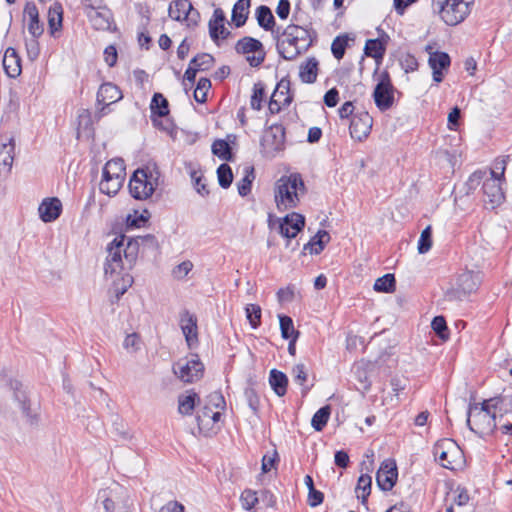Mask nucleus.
<instances>
[{
  "label": "nucleus",
  "instance_id": "f257e3e1",
  "mask_svg": "<svg viewBox=\"0 0 512 512\" xmlns=\"http://www.w3.org/2000/svg\"><path fill=\"white\" fill-rule=\"evenodd\" d=\"M146 243L155 244V236L148 234L136 238H126L125 235H118L107 245L104 273L107 278L113 280L117 300L132 285L133 277L128 271L132 269L137 260L140 245Z\"/></svg>",
  "mask_w": 512,
  "mask_h": 512
},
{
  "label": "nucleus",
  "instance_id": "f03ea898",
  "mask_svg": "<svg viewBox=\"0 0 512 512\" xmlns=\"http://www.w3.org/2000/svg\"><path fill=\"white\" fill-rule=\"evenodd\" d=\"M316 32L296 24L288 25L277 40V51L285 60H294L313 44Z\"/></svg>",
  "mask_w": 512,
  "mask_h": 512
},
{
  "label": "nucleus",
  "instance_id": "7ed1b4c3",
  "mask_svg": "<svg viewBox=\"0 0 512 512\" xmlns=\"http://www.w3.org/2000/svg\"><path fill=\"white\" fill-rule=\"evenodd\" d=\"M502 398L495 397L485 400L481 406L470 405L468 410L467 425L470 430L480 437L491 434L496 428V415L502 413Z\"/></svg>",
  "mask_w": 512,
  "mask_h": 512
},
{
  "label": "nucleus",
  "instance_id": "20e7f679",
  "mask_svg": "<svg viewBox=\"0 0 512 512\" xmlns=\"http://www.w3.org/2000/svg\"><path fill=\"white\" fill-rule=\"evenodd\" d=\"M306 193V186L299 173L280 177L275 184L274 197L279 210H289L298 206L300 197Z\"/></svg>",
  "mask_w": 512,
  "mask_h": 512
},
{
  "label": "nucleus",
  "instance_id": "39448f33",
  "mask_svg": "<svg viewBox=\"0 0 512 512\" xmlns=\"http://www.w3.org/2000/svg\"><path fill=\"white\" fill-rule=\"evenodd\" d=\"M160 172L157 167H145L137 169L130 181L129 191L133 198L146 200L152 196L157 185Z\"/></svg>",
  "mask_w": 512,
  "mask_h": 512
},
{
  "label": "nucleus",
  "instance_id": "423d86ee",
  "mask_svg": "<svg viewBox=\"0 0 512 512\" xmlns=\"http://www.w3.org/2000/svg\"><path fill=\"white\" fill-rule=\"evenodd\" d=\"M438 10L441 19L450 26L463 22L470 13L469 0H445L437 2L434 10Z\"/></svg>",
  "mask_w": 512,
  "mask_h": 512
},
{
  "label": "nucleus",
  "instance_id": "0eeeda50",
  "mask_svg": "<svg viewBox=\"0 0 512 512\" xmlns=\"http://www.w3.org/2000/svg\"><path fill=\"white\" fill-rule=\"evenodd\" d=\"M175 375L185 383H193L203 376L204 365L198 355L192 354L190 358L179 359L173 365Z\"/></svg>",
  "mask_w": 512,
  "mask_h": 512
},
{
  "label": "nucleus",
  "instance_id": "6e6552de",
  "mask_svg": "<svg viewBox=\"0 0 512 512\" xmlns=\"http://www.w3.org/2000/svg\"><path fill=\"white\" fill-rule=\"evenodd\" d=\"M235 50L239 54H247L246 60L252 67L260 66L265 60L263 44L252 37H243L238 40Z\"/></svg>",
  "mask_w": 512,
  "mask_h": 512
},
{
  "label": "nucleus",
  "instance_id": "1a4fd4ad",
  "mask_svg": "<svg viewBox=\"0 0 512 512\" xmlns=\"http://www.w3.org/2000/svg\"><path fill=\"white\" fill-rule=\"evenodd\" d=\"M394 92L395 89L389 74L387 72L382 73L373 92L374 102L381 111H386L393 106Z\"/></svg>",
  "mask_w": 512,
  "mask_h": 512
},
{
  "label": "nucleus",
  "instance_id": "9d476101",
  "mask_svg": "<svg viewBox=\"0 0 512 512\" xmlns=\"http://www.w3.org/2000/svg\"><path fill=\"white\" fill-rule=\"evenodd\" d=\"M501 182L502 181L498 180L497 172L492 170L491 178L486 179L483 183V201L485 205L490 209H494L501 205L505 199V195L501 187Z\"/></svg>",
  "mask_w": 512,
  "mask_h": 512
},
{
  "label": "nucleus",
  "instance_id": "9b49d317",
  "mask_svg": "<svg viewBox=\"0 0 512 512\" xmlns=\"http://www.w3.org/2000/svg\"><path fill=\"white\" fill-rule=\"evenodd\" d=\"M122 98L123 94L118 86L111 82L103 83L97 92V103L103 106L96 112L95 117L100 119L107 115L109 113V106Z\"/></svg>",
  "mask_w": 512,
  "mask_h": 512
},
{
  "label": "nucleus",
  "instance_id": "f8f14e48",
  "mask_svg": "<svg viewBox=\"0 0 512 512\" xmlns=\"http://www.w3.org/2000/svg\"><path fill=\"white\" fill-rule=\"evenodd\" d=\"M15 138L11 134L0 135V178L9 175L14 161Z\"/></svg>",
  "mask_w": 512,
  "mask_h": 512
},
{
  "label": "nucleus",
  "instance_id": "ddd939ff",
  "mask_svg": "<svg viewBox=\"0 0 512 512\" xmlns=\"http://www.w3.org/2000/svg\"><path fill=\"white\" fill-rule=\"evenodd\" d=\"M459 453L460 451L459 448L456 446V443L449 439L439 441L434 446V456L439 460L440 464L446 469H455V456H457Z\"/></svg>",
  "mask_w": 512,
  "mask_h": 512
},
{
  "label": "nucleus",
  "instance_id": "4468645a",
  "mask_svg": "<svg viewBox=\"0 0 512 512\" xmlns=\"http://www.w3.org/2000/svg\"><path fill=\"white\" fill-rule=\"evenodd\" d=\"M261 145L268 153L282 151L285 146L284 126L282 124L271 125L263 136Z\"/></svg>",
  "mask_w": 512,
  "mask_h": 512
},
{
  "label": "nucleus",
  "instance_id": "2eb2a0df",
  "mask_svg": "<svg viewBox=\"0 0 512 512\" xmlns=\"http://www.w3.org/2000/svg\"><path fill=\"white\" fill-rule=\"evenodd\" d=\"M397 466L394 460L386 459L381 463L376 473V481L379 488L383 491L391 490L397 481Z\"/></svg>",
  "mask_w": 512,
  "mask_h": 512
},
{
  "label": "nucleus",
  "instance_id": "dca6fc26",
  "mask_svg": "<svg viewBox=\"0 0 512 512\" xmlns=\"http://www.w3.org/2000/svg\"><path fill=\"white\" fill-rule=\"evenodd\" d=\"M372 122V117L366 112L353 116L349 127L351 137L359 141L365 139L370 134Z\"/></svg>",
  "mask_w": 512,
  "mask_h": 512
},
{
  "label": "nucleus",
  "instance_id": "f3484780",
  "mask_svg": "<svg viewBox=\"0 0 512 512\" xmlns=\"http://www.w3.org/2000/svg\"><path fill=\"white\" fill-rule=\"evenodd\" d=\"M305 218L299 213H291L286 215L279 225V232L286 238H294L303 229Z\"/></svg>",
  "mask_w": 512,
  "mask_h": 512
},
{
  "label": "nucleus",
  "instance_id": "a211bd4d",
  "mask_svg": "<svg viewBox=\"0 0 512 512\" xmlns=\"http://www.w3.org/2000/svg\"><path fill=\"white\" fill-rule=\"evenodd\" d=\"M180 327L189 348L198 343L197 318L185 310L180 314Z\"/></svg>",
  "mask_w": 512,
  "mask_h": 512
},
{
  "label": "nucleus",
  "instance_id": "6ab92c4d",
  "mask_svg": "<svg viewBox=\"0 0 512 512\" xmlns=\"http://www.w3.org/2000/svg\"><path fill=\"white\" fill-rule=\"evenodd\" d=\"M86 15L96 30L109 31L114 24L111 10L106 6L99 10H89Z\"/></svg>",
  "mask_w": 512,
  "mask_h": 512
},
{
  "label": "nucleus",
  "instance_id": "aec40b11",
  "mask_svg": "<svg viewBox=\"0 0 512 512\" xmlns=\"http://www.w3.org/2000/svg\"><path fill=\"white\" fill-rule=\"evenodd\" d=\"M225 21L224 11L221 8H216L208 24L209 34L214 42H217L220 38L226 39L229 36L230 32L225 28Z\"/></svg>",
  "mask_w": 512,
  "mask_h": 512
},
{
  "label": "nucleus",
  "instance_id": "412c9836",
  "mask_svg": "<svg viewBox=\"0 0 512 512\" xmlns=\"http://www.w3.org/2000/svg\"><path fill=\"white\" fill-rule=\"evenodd\" d=\"M38 212L43 222H53L61 215L62 203L56 197L46 198L39 205Z\"/></svg>",
  "mask_w": 512,
  "mask_h": 512
},
{
  "label": "nucleus",
  "instance_id": "4be33fe9",
  "mask_svg": "<svg viewBox=\"0 0 512 512\" xmlns=\"http://www.w3.org/2000/svg\"><path fill=\"white\" fill-rule=\"evenodd\" d=\"M428 63L433 71V80L439 83L443 80L442 70L449 68L451 60L445 52H433L429 56Z\"/></svg>",
  "mask_w": 512,
  "mask_h": 512
},
{
  "label": "nucleus",
  "instance_id": "5701e85b",
  "mask_svg": "<svg viewBox=\"0 0 512 512\" xmlns=\"http://www.w3.org/2000/svg\"><path fill=\"white\" fill-rule=\"evenodd\" d=\"M24 19L28 20V31L34 37L38 38L42 35L44 29L39 21V12L33 2H27L24 7Z\"/></svg>",
  "mask_w": 512,
  "mask_h": 512
},
{
  "label": "nucleus",
  "instance_id": "b1692460",
  "mask_svg": "<svg viewBox=\"0 0 512 512\" xmlns=\"http://www.w3.org/2000/svg\"><path fill=\"white\" fill-rule=\"evenodd\" d=\"M3 68L5 73L10 78H16L21 74V58L17 54L16 50L12 47L6 49L3 57Z\"/></svg>",
  "mask_w": 512,
  "mask_h": 512
},
{
  "label": "nucleus",
  "instance_id": "393cba45",
  "mask_svg": "<svg viewBox=\"0 0 512 512\" xmlns=\"http://www.w3.org/2000/svg\"><path fill=\"white\" fill-rule=\"evenodd\" d=\"M289 81L282 79L275 87L274 92L272 93L270 100L268 102V110L271 114H277L281 111L283 106H288L291 101V96H286L283 99H278V92L280 89H287L289 85Z\"/></svg>",
  "mask_w": 512,
  "mask_h": 512
},
{
  "label": "nucleus",
  "instance_id": "a878e982",
  "mask_svg": "<svg viewBox=\"0 0 512 512\" xmlns=\"http://www.w3.org/2000/svg\"><path fill=\"white\" fill-rule=\"evenodd\" d=\"M250 0H238L232 9L231 20L239 28L245 25L250 9Z\"/></svg>",
  "mask_w": 512,
  "mask_h": 512
},
{
  "label": "nucleus",
  "instance_id": "bb28decb",
  "mask_svg": "<svg viewBox=\"0 0 512 512\" xmlns=\"http://www.w3.org/2000/svg\"><path fill=\"white\" fill-rule=\"evenodd\" d=\"M318 61L312 57L300 65L299 77L302 82L312 84L316 81L318 75Z\"/></svg>",
  "mask_w": 512,
  "mask_h": 512
},
{
  "label": "nucleus",
  "instance_id": "cd10ccee",
  "mask_svg": "<svg viewBox=\"0 0 512 512\" xmlns=\"http://www.w3.org/2000/svg\"><path fill=\"white\" fill-rule=\"evenodd\" d=\"M330 241V235L326 230H319L311 240L304 245V250H308L311 254H320L326 244Z\"/></svg>",
  "mask_w": 512,
  "mask_h": 512
},
{
  "label": "nucleus",
  "instance_id": "c85d7f7f",
  "mask_svg": "<svg viewBox=\"0 0 512 512\" xmlns=\"http://www.w3.org/2000/svg\"><path fill=\"white\" fill-rule=\"evenodd\" d=\"M191 2L189 0H175L170 3L168 13L175 21H184L189 15Z\"/></svg>",
  "mask_w": 512,
  "mask_h": 512
},
{
  "label": "nucleus",
  "instance_id": "c756f323",
  "mask_svg": "<svg viewBox=\"0 0 512 512\" xmlns=\"http://www.w3.org/2000/svg\"><path fill=\"white\" fill-rule=\"evenodd\" d=\"M269 383L278 396H284L287 392L288 378L287 376L276 369L270 371Z\"/></svg>",
  "mask_w": 512,
  "mask_h": 512
},
{
  "label": "nucleus",
  "instance_id": "7c9ffc66",
  "mask_svg": "<svg viewBox=\"0 0 512 512\" xmlns=\"http://www.w3.org/2000/svg\"><path fill=\"white\" fill-rule=\"evenodd\" d=\"M63 9L60 4L55 3L48 11V26L51 35L55 36L62 28Z\"/></svg>",
  "mask_w": 512,
  "mask_h": 512
},
{
  "label": "nucleus",
  "instance_id": "2f4dec72",
  "mask_svg": "<svg viewBox=\"0 0 512 512\" xmlns=\"http://www.w3.org/2000/svg\"><path fill=\"white\" fill-rule=\"evenodd\" d=\"M458 288L465 294H470L478 287V277L472 271H465L457 278Z\"/></svg>",
  "mask_w": 512,
  "mask_h": 512
},
{
  "label": "nucleus",
  "instance_id": "473e14b6",
  "mask_svg": "<svg viewBox=\"0 0 512 512\" xmlns=\"http://www.w3.org/2000/svg\"><path fill=\"white\" fill-rule=\"evenodd\" d=\"M256 19L258 25L266 31H273L275 18L268 6L261 5L256 9Z\"/></svg>",
  "mask_w": 512,
  "mask_h": 512
},
{
  "label": "nucleus",
  "instance_id": "72a5a7b5",
  "mask_svg": "<svg viewBox=\"0 0 512 512\" xmlns=\"http://www.w3.org/2000/svg\"><path fill=\"white\" fill-rule=\"evenodd\" d=\"M15 399L18 401L20 409L22 410V413L26 417L27 421L31 425L36 424L38 421V415L31 409L26 393L24 391H16Z\"/></svg>",
  "mask_w": 512,
  "mask_h": 512
},
{
  "label": "nucleus",
  "instance_id": "f704fd0d",
  "mask_svg": "<svg viewBox=\"0 0 512 512\" xmlns=\"http://www.w3.org/2000/svg\"><path fill=\"white\" fill-rule=\"evenodd\" d=\"M104 177H117L125 179V165L122 159H112L108 161L103 168Z\"/></svg>",
  "mask_w": 512,
  "mask_h": 512
},
{
  "label": "nucleus",
  "instance_id": "c9c22d12",
  "mask_svg": "<svg viewBox=\"0 0 512 512\" xmlns=\"http://www.w3.org/2000/svg\"><path fill=\"white\" fill-rule=\"evenodd\" d=\"M123 181L117 177H104L102 175V180L99 184V189L103 194L108 196H114L118 193L120 188L123 185Z\"/></svg>",
  "mask_w": 512,
  "mask_h": 512
},
{
  "label": "nucleus",
  "instance_id": "e433bc0d",
  "mask_svg": "<svg viewBox=\"0 0 512 512\" xmlns=\"http://www.w3.org/2000/svg\"><path fill=\"white\" fill-rule=\"evenodd\" d=\"M152 116L164 117L169 114L168 101L161 93H155L150 104Z\"/></svg>",
  "mask_w": 512,
  "mask_h": 512
},
{
  "label": "nucleus",
  "instance_id": "4c0bfd02",
  "mask_svg": "<svg viewBox=\"0 0 512 512\" xmlns=\"http://www.w3.org/2000/svg\"><path fill=\"white\" fill-rule=\"evenodd\" d=\"M199 396L192 392L188 395H180L178 398V411L182 415H191Z\"/></svg>",
  "mask_w": 512,
  "mask_h": 512
},
{
  "label": "nucleus",
  "instance_id": "58836bf2",
  "mask_svg": "<svg viewBox=\"0 0 512 512\" xmlns=\"http://www.w3.org/2000/svg\"><path fill=\"white\" fill-rule=\"evenodd\" d=\"M255 179L254 168L247 166L244 169V176L237 183V189L240 196H247L251 191L252 182Z\"/></svg>",
  "mask_w": 512,
  "mask_h": 512
},
{
  "label": "nucleus",
  "instance_id": "ea45409f",
  "mask_svg": "<svg viewBox=\"0 0 512 512\" xmlns=\"http://www.w3.org/2000/svg\"><path fill=\"white\" fill-rule=\"evenodd\" d=\"M385 50V45L380 39H369L366 41L364 47L365 54L376 60L383 58Z\"/></svg>",
  "mask_w": 512,
  "mask_h": 512
},
{
  "label": "nucleus",
  "instance_id": "a19ab883",
  "mask_svg": "<svg viewBox=\"0 0 512 512\" xmlns=\"http://www.w3.org/2000/svg\"><path fill=\"white\" fill-rule=\"evenodd\" d=\"M281 336L284 339L299 337V331L295 330L292 318L286 315H279Z\"/></svg>",
  "mask_w": 512,
  "mask_h": 512
},
{
  "label": "nucleus",
  "instance_id": "79ce46f5",
  "mask_svg": "<svg viewBox=\"0 0 512 512\" xmlns=\"http://www.w3.org/2000/svg\"><path fill=\"white\" fill-rule=\"evenodd\" d=\"M331 409L330 406L326 405L321 407L312 417L311 425L316 431H322L326 426L329 417H330Z\"/></svg>",
  "mask_w": 512,
  "mask_h": 512
},
{
  "label": "nucleus",
  "instance_id": "37998d69",
  "mask_svg": "<svg viewBox=\"0 0 512 512\" xmlns=\"http://www.w3.org/2000/svg\"><path fill=\"white\" fill-rule=\"evenodd\" d=\"M265 98V84L261 81L253 86V93L250 99V106L253 110L259 111Z\"/></svg>",
  "mask_w": 512,
  "mask_h": 512
},
{
  "label": "nucleus",
  "instance_id": "c03bdc74",
  "mask_svg": "<svg viewBox=\"0 0 512 512\" xmlns=\"http://www.w3.org/2000/svg\"><path fill=\"white\" fill-rule=\"evenodd\" d=\"M374 290L377 292L391 293L395 290V277L393 274H385L384 276L376 279L374 283Z\"/></svg>",
  "mask_w": 512,
  "mask_h": 512
},
{
  "label": "nucleus",
  "instance_id": "a18cd8bd",
  "mask_svg": "<svg viewBox=\"0 0 512 512\" xmlns=\"http://www.w3.org/2000/svg\"><path fill=\"white\" fill-rule=\"evenodd\" d=\"M212 152L221 160L229 161L232 158L229 144L222 139L215 140L212 144Z\"/></svg>",
  "mask_w": 512,
  "mask_h": 512
},
{
  "label": "nucleus",
  "instance_id": "49530a36",
  "mask_svg": "<svg viewBox=\"0 0 512 512\" xmlns=\"http://www.w3.org/2000/svg\"><path fill=\"white\" fill-rule=\"evenodd\" d=\"M372 478L368 474H362L357 481L356 492L362 491L361 499L362 503L367 502V498L371 492ZM360 497V495H358Z\"/></svg>",
  "mask_w": 512,
  "mask_h": 512
},
{
  "label": "nucleus",
  "instance_id": "de8ad7c7",
  "mask_svg": "<svg viewBox=\"0 0 512 512\" xmlns=\"http://www.w3.org/2000/svg\"><path fill=\"white\" fill-rule=\"evenodd\" d=\"M211 88V81L208 78H200L198 80L196 89L194 90V99L198 103H205L207 101V93Z\"/></svg>",
  "mask_w": 512,
  "mask_h": 512
},
{
  "label": "nucleus",
  "instance_id": "09e8293b",
  "mask_svg": "<svg viewBox=\"0 0 512 512\" xmlns=\"http://www.w3.org/2000/svg\"><path fill=\"white\" fill-rule=\"evenodd\" d=\"M217 176H218L219 185L222 188L226 189V188L230 187V185L233 181V173H232L231 167L228 164L223 163L218 167Z\"/></svg>",
  "mask_w": 512,
  "mask_h": 512
},
{
  "label": "nucleus",
  "instance_id": "8fccbe9b",
  "mask_svg": "<svg viewBox=\"0 0 512 512\" xmlns=\"http://www.w3.org/2000/svg\"><path fill=\"white\" fill-rule=\"evenodd\" d=\"M348 45V37L346 35L343 36H337L331 45V51L333 56L340 60L343 58L345 54L346 47Z\"/></svg>",
  "mask_w": 512,
  "mask_h": 512
},
{
  "label": "nucleus",
  "instance_id": "3c124183",
  "mask_svg": "<svg viewBox=\"0 0 512 512\" xmlns=\"http://www.w3.org/2000/svg\"><path fill=\"white\" fill-rule=\"evenodd\" d=\"M431 327L440 339L445 341L449 338L448 327L443 316L434 317L431 322Z\"/></svg>",
  "mask_w": 512,
  "mask_h": 512
},
{
  "label": "nucleus",
  "instance_id": "603ef678",
  "mask_svg": "<svg viewBox=\"0 0 512 512\" xmlns=\"http://www.w3.org/2000/svg\"><path fill=\"white\" fill-rule=\"evenodd\" d=\"M432 247V229L431 226H427L420 235L418 241V252L420 254L427 253Z\"/></svg>",
  "mask_w": 512,
  "mask_h": 512
},
{
  "label": "nucleus",
  "instance_id": "864d4df0",
  "mask_svg": "<svg viewBox=\"0 0 512 512\" xmlns=\"http://www.w3.org/2000/svg\"><path fill=\"white\" fill-rule=\"evenodd\" d=\"M246 316L247 319L252 326V328H257L260 325L261 320V308L257 304H248L246 306Z\"/></svg>",
  "mask_w": 512,
  "mask_h": 512
},
{
  "label": "nucleus",
  "instance_id": "5fc2aeb1",
  "mask_svg": "<svg viewBox=\"0 0 512 512\" xmlns=\"http://www.w3.org/2000/svg\"><path fill=\"white\" fill-rule=\"evenodd\" d=\"M206 406L210 408L214 407L218 410H224L226 407V402L224 396L219 391H214L207 396Z\"/></svg>",
  "mask_w": 512,
  "mask_h": 512
},
{
  "label": "nucleus",
  "instance_id": "6e6d98bb",
  "mask_svg": "<svg viewBox=\"0 0 512 512\" xmlns=\"http://www.w3.org/2000/svg\"><path fill=\"white\" fill-rule=\"evenodd\" d=\"M244 395L249 407L254 413H256L260 405V400L257 391L253 387H247L244 391Z\"/></svg>",
  "mask_w": 512,
  "mask_h": 512
},
{
  "label": "nucleus",
  "instance_id": "4d7b16f0",
  "mask_svg": "<svg viewBox=\"0 0 512 512\" xmlns=\"http://www.w3.org/2000/svg\"><path fill=\"white\" fill-rule=\"evenodd\" d=\"M240 501L244 509L251 510L257 504L258 498L254 491L244 490L241 494Z\"/></svg>",
  "mask_w": 512,
  "mask_h": 512
},
{
  "label": "nucleus",
  "instance_id": "13d9d810",
  "mask_svg": "<svg viewBox=\"0 0 512 512\" xmlns=\"http://www.w3.org/2000/svg\"><path fill=\"white\" fill-rule=\"evenodd\" d=\"M123 346L130 352H136L140 349V337L136 333L128 334L123 342Z\"/></svg>",
  "mask_w": 512,
  "mask_h": 512
},
{
  "label": "nucleus",
  "instance_id": "bf43d9fd",
  "mask_svg": "<svg viewBox=\"0 0 512 512\" xmlns=\"http://www.w3.org/2000/svg\"><path fill=\"white\" fill-rule=\"evenodd\" d=\"M199 62L202 71L209 70L214 64V58L208 53H200L193 58V63Z\"/></svg>",
  "mask_w": 512,
  "mask_h": 512
},
{
  "label": "nucleus",
  "instance_id": "052dcab7",
  "mask_svg": "<svg viewBox=\"0 0 512 512\" xmlns=\"http://www.w3.org/2000/svg\"><path fill=\"white\" fill-rule=\"evenodd\" d=\"M192 268L193 263L191 261H183L173 269L172 274L175 278L182 279L192 270Z\"/></svg>",
  "mask_w": 512,
  "mask_h": 512
},
{
  "label": "nucleus",
  "instance_id": "680f3d73",
  "mask_svg": "<svg viewBox=\"0 0 512 512\" xmlns=\"http://www.w3.org/2000/svg\"><path fill=\"white\" fill-rule=\"evenodd\" d=\"M278 461V454L276 451L272 455H264L262 458V472L267 473L271 471L272 468L275 467L276 462Z\"/></svg>",
  "mask_w": 512,
  "mask_h": 512
},
{
  "label": "nucleus",
  "instance_id": "e2e57ef3",
  "mask_svg": "<svg viewBox=\"0 0 512 512\" xmlns=\"http://www.w3.org/2000/svg\"><path fill=\"white\" fill-rule=\"evenodd\" d=\"M212 408L209 406H204L201 412L197 415V423L198 426H209L211 420Z\"/></svg>",
  "mask_w": 512,
  "mask_h": 512
},
{
  "label": "nucleus",
  "instance_id": "0e129e2a",
  "mask_svg": "<svg viewBox=\"0 0 512 512\" xmlns=\"http://www.w3.org/2000/svg\"><path fill=\"white\" fill-rule=\"evenodd\" d=\"M104 59L109 67H113L117 62V50L114 45H109L104 50Z\"/></svg>",
  "mask_w": 512,
  "mask_h": 512
},
{
  "label": "nucleus",
  "instance_id": "69168bd1",
  "mask_svg": "<svg viewBox=\"0 0 512 512\" xmlns=\"http://www.w3.org/2000/svg\"><path fill=\"white\" fill-rule=\"evenodd\" d=\"M191 179L193 180L194 187L199 194L202 196L209 194V190L207 189L206 185L202 183V177L198 175L196 171L191 173Z\"/></svg>",
  "mask_w": 512,
  "mask_h": 512
},
{
  "label": "nucleus",
  "instance_id": "338daca9",
  "mask_svg": "<svg viewBox=\"0 0 512 512\" xmlns=\"http://www.w3.org/2000/svg\"><path fill=\"white\" fill-rule=\"evenodd\" d=\"M323 499V493L315 488H312L308 493V504L311 507H317L323 502Z\"/></svg>",
  "mask_w": 512,
  "mask_h": 512
},
{
  "label": "nucleus",
  "instance_id": "774afa93",
  "mask_svg": "<svg viewBox=\"0 0 512 512\" xmlns=\"http://www.w3.org/2000/svg\"><path fill=\"white\" fill-rule=\"evenodd\" d=\"M339 101V92L336 88H331L324 95V103L328 107H335Z\"/></svg>",
  "mask_w": 512,
  "mask_h": 512
}]
</instances>
